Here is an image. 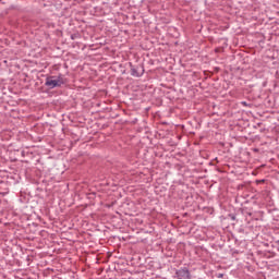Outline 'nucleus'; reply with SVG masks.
<instances>
[{
    "mask_svg": "<svg viewBox=\"0 0 279 279\" xmlns=\"http://www.w3.org/2000/svg\"><path fill=\"white\" fill-rule=\"evenodd\" d=\"M184 274L189 278V270H185Z\"/></svg>",
    "mask_w": 279,
    "mask_h": 279,
    "instance_id": "obj_2",
    "label": "nucleus"
},
{
    "mask_svg": "<svg viewBox=\"0 0 279 279\" xmlns=\"http://www.w3.org/2000/svg\"><path fill=\"white\" fill-rule=\"evenodd\" d=\"M63 84L64 82L60 77L50 76L46 80V86H48V88H57Z\"/></svg>",
    "mask_w": 279,
    "mask_h": 279,
    "instance_id": "obj_1",
    "label": "nucleus"
}]
</instances>
